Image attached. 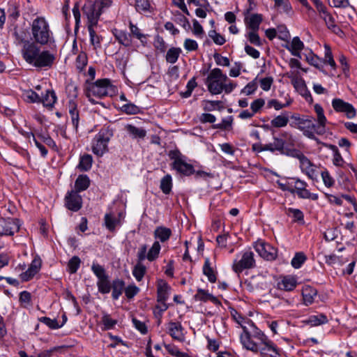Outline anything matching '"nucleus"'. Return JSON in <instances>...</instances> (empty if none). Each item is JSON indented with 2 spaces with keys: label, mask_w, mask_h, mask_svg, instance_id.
<instances>
[{
  "label": "nucleus",
  "mask_w": 357,
  "mask_h": 357,
  "mask_svg": "<svg viewBox=\"0 0 357 357\" xmlns=\"http://www.w3.org/2000/svg\"><path fill=\"white\" fill-rule=\"evenodd\" d=\"M129 28L130 31V34H131V36H133L134 37L139 40L142 43H146V35L144 34L142 32L141 29H139V27L137 25L134 24L131 21L129 22Z\"/></svg>",
  "instance_id": "45"
},
{
  "label": "nucleus",
  "mask_w": 357,
  "mask_h": 357,
  "mask_svg": "<svg viewBox=\"0 0 357 357\" xmlns=\"http://www.w3.org/2000/svg\"><path fill=\"white\" fill-rule=\"evenodd\" d=\"M40 268V261L34 259L32 261L28 269L22 273L20 276L23 281H29L39 271Z\"/></svg>",
  "instance_id": "22"
},
{
  "label": "nucleus",
  "mask_w": 357,
  "mask_h": 357,
  "mask_svg": "<svg viewBox=\"0 0 357 357\" xmlns=\"http://www.w3.org/2000/svg\"><path fill=\"white\" fill-rule=\"evenodd\" d=\"M123 218L122 213H119L118 218L114 217L112 213H106L104 217L105 227L109 231H114L116 227L121 225V219Z\"/></svg>",
  "instance_id": "19"
},
{
  "label": "nucleus",
  "mask_w": 357,
  "mask_h": 357,
  "mask_svg": "<svg viewBox=\"0 0 357 357\" xmlns=\"http://www.w3.org/2000/svg\"><path fill=\"white\" fill-rule=\"evenodd\" d=\"M40 102L46 107L52 108L56 102L57 97L52 90H47L45 94L41 98Z\"/></svg>",
  "instance_id": "36"
},
{
  "label": "nucleus",
  "mask_w": 357,
  "mask_h": 357,
  "mask_svg": "<svg viewBox=\"0 0 357 357\" xmlns=\"http://www.w3.org/2000/svg\"><path fill=\"white\" fill-rule=\"evenodd\" d=\"M245 37L251 44L257 47L262 45L261 40L258 34V31H248L245 34Z\"/></svg>",
  "instance_id": "54"
},
{
  "label": "nucleus",
  "mask_w": 357,
  "mask_h": 357,
  "mask_svg": "<svg viewBox=\"0 0 357 357\" xmlns=\"http://www.w3.org/2000/svg\"><path fill=\"white\" fill-rule=\"evenodd\" d=\"M155 238L159 239L161 242H165L170 238L172 230L165 227H158L154 231Z\"/></svg>",
  "instance_id": "35"
},
{
  "label": "nucleus",
  "mask_w": 357,
  "mask_h": 357,
  "mask_svg": "<svg viewBox=\"0 0 357 357\" xmlns=\"http://www.w3.org/2000/svg\"><path fill=\"white\" fill-rule=\"evenodd\" d=\"M132 275L137 282L142 280L146 273V266L141 262H137L132 269Z\"/></svg>",
  "instance_id": "42"
},
{
  "label": "nucleus",
  "mask_w": 357,
  "mask_h": 357,
  "mask_svg": "<svg viewBox=\"0 0 357 357\" xmlns=\"http://www.w3.org/2000/svg\"><path fill=\"white\" fill-rule=\"evenodd\" d=\"M65 206L73 212L78 211L82 206V197L77 192L68 191L64 198Z\"/></svg>",
  "instance_id": "14"
},
{
  "label": "nucleus",
  "mask_w": 357,
  "mask_h": 357,
  "mask_svg": "<svg viewBox=\"0 0 357 357\" xmlns=\"http://www.w3.org/2000/svg\"><path fill=\"white\" fill-rule=\"evenodd\" d=\"M32 42L26 40L22 49L23 59L31 66L40 68H50L54 63L56 56L50 50H41V46H52L55 43L54 33L48 21L37 16L31 23Z\"/></svg>",
  "instance_id": "1"
},
{
  "label": "nucleus",
  "mask_w": 357,
  "mask_h": 357,
  "mask_svg": "<svg viewBox=\"0 0 357 357\" xmlns=\"http://www.w3.org/2000/svg\"><path fill=\"white\" fill-rule=\"evenodd\" d=\"M172 178L170 174H167L161 178L160 188L165 195H169L172 189Z\"/></svg>",
  "instance_id": "40"
},
{
  "label": "nucleus",
  "mask_w": 357,
  "mask_h": 357,
  "mask_svg": "<svg viewBox=\"0 0 357 357\" xmlns=\"http://www.w3.org/2000/svg\"><path fill=\"white\" fill-rule=\"evenodd\" d=\"M231 314L234 320L241 327L243 331V327H247L249 324V321H252L251 319L243 317L234 309L231 310Z\"/></svg>",
  "instance_id": "44"
},
{
  "label": "nucleus",
  "mask_w": 357,
  "mask_h": 357,
  "mask_svg": "<svg viewBox=\"0 0 357 357\" xmlns=\"http://www.w3.org/2000/svg\"><path fill=\"white\" fill-rule=\"evenodd\" d=\"M135 9L139 13L153 11V7L149 0H135Z\"/></svg>",
  "instance_id": "39"
},
{
  "label": "nucleus",
  "mask_w": 357,
  "mask_h": 357,
  "mask_svg": "<svg viewBox=\"0 0 357 357\" xmlns=\"http://www.w3.org/2000/svg\"><path fill=\"white\" fill-rule=\"evenodd\" d=\"M194 298L195 301H199L204 303L209 301L216 306H220L222 305L218 298L210 294L208 291L200 288L197 289L196 294L194 296Z\"/></svg>",
  "instance_id": "17"
},
{
  "label": "nucleus",
  "mask_w": 357,
  "mask_h": 357,
  "mask_svg": "<svg viewBox=\"0 0 357 357\" xmlns=\"http://www.w3.org/2000/svg\"><path fill=\"white\" fill-rule=\"evenodd\" d=\"M254 248L260 257L268 261L274 260L277 257V250L262 241L255 243Z\"/></svg>",
  "instance_id": "12"
},
{
  "label": "nucleus",
  "mask_w": 357,
  "mask_h": 357,
  "mask_svg": "<svg viewBox=\"0 0 357 357\" xmlns=\"http://www.w3.org/2000/svg\"><path fill=\"white\" fill-rule=\"evenodd\" d=\"M109 6V2L105 0L86 1L82 7V12L87 18V26H97L103 9Z\"/></svg>",
  "instance_id": "3"
},
{
  "label": "nucleus",
  "mask_w": 357,
  "mask_h": 357,
  "mask_svg": "<svg viewBox=\"0 0 357 357\" xmlns=\"http://www.w3.org/2000/svg\"><path fill=\"white\" fill-rule=\"evenodd\" d=\"M20 229L19 220L17 219H1L0 236H13Z\"/></svg>",
  "instance_id": "15"
},
{
  "label": "nucleus",
  "mask_w": 357,
  "mask_h": 357,
  "mask_svg": "<svg viewBox=\"0 0 357 357\" xmlns=\"http://www.w3.org/2000/svg\"><path fill=\"white\" fill-rule=\"evenodd\" d=\"M170 287L164 280H160L157 286V301H167L169 295Z\"/></svg>",
  "instance_id": "24"
},
{
  "label": "nucleus",
  "mask_w": 357,
  "mask_h": 357,
  "mask_svg": "<svg viewBox=\"0 0 357 357\" xmlns=\"http://www.w3.org/2000/svg\"><path fill=\"white\" fill-rule=\"evenodd\" d=\"M167 328L168 333L173 339L180 342L184 340L183 327L181 322L171 321L168 323Z\"/></svg>",
  "instance_id": "16"
},
{
  "label": "nucleus",
  "mask_w": 357,
  "mask_h": 357,
  "mask_svg": "<svg viewBox=\"0 0 357 357\" xmlns=\"http://www.w3.org/2000/svg\"><path fill=\"white\" fill-rule=\"evenodd\" d=\"M314 118L311 116L310 130L312 132V134L314 135H323L325 134L326 123L321 121H317V123H314Z\"/></svg>",
  "instance_id": "38"
},
{
  "label": "nucleus",
  "mask_w": 357,
  "mask_h": 357,
  "mask_svg": "<svg viewBox=\"0 0 357 357\" xmlns=\"http://www.w3.org/2000/svg\"><path fill=\"white\" fill-rule=\"evenodd\" d=\"M255 354H259L261 357H281L282 349H280L269 337L261 342H257L255 348L250 349Z\"/></svg>",
  "instance_id": "8"
},
{
  "label": "nucleus",
  "mask_w": 357,
  "mask_h": 357,
  "mask_svg": "<svg viewBox=\"0 0 357 357\" xmlns=\"http://www.w3.org/2000/svg\"><path fill=\"white\" fill-rule=\"evenodd\" d=\"M263 20L262 15L255 13L245 18L246 28L250 31H259V26Z\"/></svg>",
  "instance_id": "20"
},
{
  "label": "nucleus",
  "mask_w": 357,
  "mask_h": 357,
  "mask_svg": "<svg viewBox=\"0 0 357 357\" xmlns=\"http://www.w3.org/2000/svg\"><path fill=\"white\" fill-rule=\"evenodd\" d=\"M332 107L337 112L344 113L348 119H353L356 115L354 106L340 98H334L332 100Z\"/></svg>",
  "instance_id": "13"
},
{
  "label": "nucleus",
  "mask_w": 357,
  "mask_h": 357,
  "mask_svg": "<svg viewBox=\"0 0 357 357\" xmlns=\"http://www.w3.org/2000/svg\"><path fill=\"white\" fill-rule=\"evenodd\" d=\"M317 294V290L310 286H307L303 288L302 295L304 304L307 306L311 305L314 302V297Z\"/></svg>",
  "instance_id": "34"
},
{
  "label": "nucleus",
  "mask_w": 357,
  "mask_h": 357,
  "mask_svg": "<svg viewBox=\"0 0 357 357\" xmlns=\"http://www.w3.org/2000/svg\"><path fill=\"white\" fill-rule=\"evenodd\" d=\"M126 130L133 139H144L146 135V130L142 128L136 127L132 124H127Z\"/></svg>",
  "instance_id": "32"
},
{
  "label": "nucleus",
  "mask_w": 357,
  "mask_h": 357,
  "mask_svg": "<svg viewBox=\"0 0 357 357\" xmlns=\"http://www.w3.org/2000/svg\"><path fill=\"white\" fill-rule=\"evenodd\" d=\"M38 320L51 329H58L62 327V324H59L56 319H52L47 317H42Z\"/></svg>",
  "instance_id": "57"
},
{
  "label": "nucleus",
  "mask_w": 357,
  "mask_h": 357,
  "mask_svg": "<svg viewBox=\"0 0 357 357\" xmlns=\"http://www.w3.org/2000/svg\"><path fill=\"white\" fill-rule=\"evenodd\" d=\"M282 155H285L289 157L297 158L298 160H301L305 155L298 149L291 148L289 146H284V151L282 152Z\"/></svg>",
  "instance_id": "52"
},
{
  "label": "nucleus",
  "mask_w": 357,
  "mask_h": 357,
  "mask_svg": "<svg viewBox=\"0 0 357 357\" xmlns=\"http://www.w3.org/2000/svg\"><path fill=\"white\" fill-rule=\"evenodd\" d=\"M287 211L288 215L289 213L292 214L294 222L304 224V215L303 213L300 209L289 208Z\"/></svg>",
  "instance_id": "58"
},
{
  "label": "nucleus",
  "mask_w": 357,
  "mask_h": 357,
  "mask_svg": "<svg viewBox=\"0 0 357 357\" xmlns=\"http://www.w3.org/2000/svg\"><path fill=\"white\" fill-rule=\"evenodd\" d=\"M328 319L327 317L323 314H319L317 315H310L303 322L310 326H317L328 323Z\"/></svg>",
  "instance_id": "33"
},
{
  "label": "nucleus",
  "mask_w": 357,
  "mask_h": 357,
  "mask_svg": "<svg viewBox=\"0 0 357 357\" xmlns=\"http://www.w3.org/2000/svg\"><path fill=\"white\" fill-rule=\"evenodd\" d=\"M168 156L173 160L171 164L172 169L178 174L184 176H189L195 174V170L193 165L185 161L186 157L179 150L174 149L170 151Z\"/></svg>",
  "instance_id": "4"
},
{
  "label": "nucleus",
  "mask_w": 357,
  "mask_h": 357,
  "mask_svg": "<svg viewBox=\"0 0 357 357\" xmlns=\"http://www.w3.org/2000/svg\"><path fill=\"white\" fill-rule=\"evenodd\" d=\"M113 135V130L109 127L100 129L92 140V152L97 156H102L108 151V143Z\"/></svg>",
  "instance_id": "5"
},
{
  "label": "nucleus",
  "mask_w": 357,
  "mask_h": 357,
  "mask_svg": "<svg viewBox=\"0 0 357 357\" xmlns=\"http://www.w3.org/2000/svg\"><path fill=\"white\" fill-rule=\"evenodd\" d=\"M80 263L81 260L78 257H73L68 264V271L70 273H75L79 268Z\"/></svg>",
  "instance_id": "59"
},
{
  "label": "nucleus",
  "mask_w": 357,
  "mask_h": 357,
  "mask_svg": "<svg viewBox=\"0 0 357 357\" xmlns=\"http://www.w3.org/2000/svg\"><path fill=\"white\" fill-rule=\"evenodd\" d=\"M257 89V78L249 82L241 91L246 96L251 95Z\"/></svg>",
  "instance_id": "62"
},
{
  "label": "nucleus",
  "mask_w": 357,
  "mask_h": 357,
  "mask_svg": "<svg viewBox=\"0 0 357 357\" xmlns=\"http://www.w3.org/2000/svg\"><path fill=\"white\" fill-rule=\"evenodd\" d=\"M291 54L294 56L301 57L300 52L304 48L303 43L300 40L299 37H294L289 45L285 47Z\"/></svg>",
  "instance_id": "26"
},
{
  "label": "nucleus",
  "mask_w": 357,
  "mask_h": 357,
  "mask_svg": "<svg viewBox=\"0 0 357 357\" xmlns=\"http://www.w3.org/2000/svg\"><path fill=\"white\" fill-rule=\"evenodd\" d=\"M93 163V158L89 154H84L79 158L77 168L82 172H87L91 169Z\"/></svg>",
  "instance_id": "37"
},
{
  "label": "nucleus",
  "mask_w": 357,
  "mask_h": 357,
  "mask_svg": "<svg viewBox=\"0 0 357 357\" xmlns=\"http://www.w3.org/2000/svg\"><path fill=\"white\" fill-rule=\"evenodd\" d=\"M112 85L109 79H100L95 82L90 83L86 88L85 93L86 96L92 104H96V102L92 98L95 96L99 98H102L108 96V90L112 88Z\"/></svg>",
  "instance_id": "6"
},
{
  "label": "nucleus",
  "mask_w": 357,
  "mask_h": 357,
  "mask_svg": "<svg viewBox=\"0 0 357 357\" xmlns=\"http://www.w3.org/2000/svg\"><path fill=\"white\" fill-rule=\"evenodd\" d=\"M299 162L301 172L312 179L315 176L314 164L305 155L301 158Z\"/></svg>",
  "instance_id": "21"
},
{
  "label": "nucleus",
  "mask_w": 357,
  "mask_h": 357,
  "mask_svg": "<svg viewBox=\"0 0 357 357\" xmlns=\"http://www.w3.org/2000/svg\"><path fill=\"white\" fill-rule=\"evenodd\" d=\"M291 126L296 128L303 132V135L311 139H317L314 135L310 130L311 116H301L298 114H294L291 116Z\"/></svg>",
  "instance_id": "9"
},
{
  "label": "nucleus",
  "mask_w": 357,
  "mask_h": 357,
  "mask_svg": "<svg viewBox=\"0 0 357 357\" xmlns=\"http://www.w3.org/2000/svg\"><path fill=\"white\" fill-rule=\"evenodd\" d=\"M268 336L251 321L247 327H243V331L240 335V342L243 347L247 350L253 349L257 342H261Z\"/></svg>",
  "instance_id": "2"
},
{
  "label": "nucleus",
  "mask_w": 357,
  "mask_h": 357,
  "mask_svg": "<svg viewBox=\"0 0 357 357\" xmlns=\"http://www.w3.org/2000/svg\"><path fill=\"white\" fill-rule=\"evenodd\" d=\"M91 271L93 274L98 278V280L107 277L105 269L104 267L98 264L93 263L91 266Z\"/></svg>",
  "instance_id": "56"
},
{
  "label": "nucleus",
  "mask_w": 357,
  "mask_h": 357,
  "mask_svg": "<svg viewBox=\"0 0 357 357\" xmlns=\"http://www.w3.org/2000/svg\"><path fill=\"white\" fill-rule=\"evenodd\" d=\"M297 285L296 278L291 276H284L280 282L278 283V288L287 291H293Z\"/></svg>",
  "instance_id": "27"
},
{
  "label": "nucleus",
  "mask_w": 357,
  "mask_h": 357,
  "mask_svg": "<svg viewBox=\"0 0 357 357\" xmlns=\"http://www.w3.org/2000/svg\"><path fill=\"white\" fill-rule=\"evenodd\" d=\"M319 17L324 21L326 27L337 35L342 33L341 29L336 24L335 20L324 4L317 9Z\"/></svg>",
  "instance_id": "11"
},
{
  "label": "nucleus",
  "mask_w": 357,
  "mask_h": 357,
  "mask_svg": "<svg viewBox=\"0 0 357 357\" xmlns=\"http://www.w3.org/2000/svg\"><path fill=\"white\" fill-rule=\"evenodd\" d=\"M289 116L284 114L278 115L271 120V124L274 128H282L287 125Z\"/></svg>",
  "instance_id": "49"
},
{
  "label": "nucleus",
  "mask_w": 357,
  "mask_h": 357,
  "mask_svg": "<svg viewBox=\"0 0 357 357\" xmlns=\"http://www.w3.org/2000/svg\"><path fill=\"white\" fill-rule=\"evenodd\" d=\"M91 181L89 177L86 174L79 175L75 182L74 191L77 193L86 190L90 185Z\"/></svg>",
  "instance_id": "28"
},
{
  "label": "nucleus",
  "mask_w": 357,
  "mask_h": 357,
  "mask_svg": "<svg viewBox=\"0 0 357 357\" xmlns=\"http://www.w3.org/2000/svg\"><path fill=\"white\" fill-rule=\"evenodd\" d=\"M202 269L203 274L207 277L208 280L211 283H215L217 280V272L211 267L208 258L205 259Z\"/></svg>",
  "instance_id": "31"
},
{
  "label": "nucleus",
  "mask_w": 357,
  "mask_h": 357,
  "mask_svg": "<svg viewBox=\"0 0 357 357\" xmlns=\"http://www.w3.org/2000/svg\"><path fill=\"white\" fill-rule=\"evenodd\" d=\"M233 124V116H229L226 118L222 119L220 123L213 124L212 128L220 129V130H230L232 128Z\"/></svg>",
  "instance_id": "51"
},
{
  "label": "nucleus",
  "mask_w": 357,
  "mask_h": 357,
  "mask_svg": "<svg viewBox=\"0 0 357 357\" xmlns=\"http://www.w3.org/2000/svg\"><path fill=\"white\" fill-rule=\"evenodd\" d=\"M112 32L115 39L121 45L126 47H129L132 45L131 34L128 33L126 31L114 29Z\"/></svg>",
  "instance_id": "18"
},
{
  "label": "nucleus",
  "mask_w": 357,
  "mask_h": 357,
  "mask_svg": "<svg viewBox=\"0 0 357 357\" xmlns=\"http://www.w3.org/2000/svg\"><path fill=\"white\" fill-rule=\"evenodd\" d=\"M121 111L128 115H134L139 114L141 109L134 103L128 102L121 106Z\"/></svg>",
  "instance_id": "47"
},
{
  "label": "nucleus",
  "mask_w": 357,
  "mask_h": 357,
  "mask_svg": "<svg viewBox=\"0 0 357 357\" xmlns=\"http://www.w3.org/2000/svg\"><path fill=\"white\" fill-rule=\"evenodd\" d=\"M254 256L255 255L252 251L248 250L243 252L239 260L235 259L234 261L232 270L239 275L245 269L254 268L256 266Z\"/></svg>",
  "instance_id": "10"
},
{
  "label": "nucleus",
  "mask_w": 357,
  "mask_h": 357,
  "mask_svg": "<svg viewBox=\"0 0 357 357\" xmlns=\"http://www.w3.org/2000/svg\"><path fill=\"white\" fill-rule=\"evenodd\" d=\"M321 178L326 187L331 188L335 184L334 178L331 176L328 170H324L321 173Z\"/></svg>",
  "instance_id": "64"
},
{
  "label": "nucleus",
  "mask_w": 357,
  "mask_h": 357,
  "mask_svg": "<svg viewBox=\"0 0 357 357\" xmlns=\"http://www.w3.org/2000/svg\"><path fill=\"white\" fill-rule=\"evenodd\" d=\"M69 90V96L72 98L68 101V111L69 114L79 112L77 109V104L75 101V98L77 97V87L73 84L69 85L68 87Z\"/></svg>",
  "instance_id": "25"
},
{
  "label": "nucleus",
  "mask_w": 357,
  "mask_h": 357,
  "mask_svg": "<svg viewBox=\"0 0 357 357\" xmlns=\"http://www.w3.org/2000/svg\"><path fill=\"white\" fill-rule=\"evenodd\" d=\"M125 289V282L121 279H115L112 282V297L114 300H118Z\"/></svg>",
  "instance_id": "29"
},
{
  "label": "nucleus",
  "mask_w": 357,
  "mask_h": 357,
  "mask_svg": "<svg viewBox=\"0 0 357 357\" xmlns=\"http://www.w3.org/2000/svg\"><path fill=\"white\" fill-rule=\"evenodd\" d=\"M88 59L86 54L82 52L80 53L76 59L75 64L77 69L79 70V72L82 71L84 68L87 65Z\"/></svg>",
  "instance_id": "61"
},
{
  "label": "nucleus",
  "mask_w": 357,
  "mask_h": 357,
  "mask_svg": "<svg viewBox=\"0 0 357 357\" xmlns=\"http://www.w3.org/2000/svg\"><path fill=\"white\" fill-rule=\"evenodd\" d=\"M208 36L213 40L214 43L218 45H222L226 42L225 37L215 30L209 31Z\"/></svg>",
  "instance_id": "60"
},
{
  "label": "nucleus",
  "mask_w": 357,
  "mask_h": 357,
  "mask_svg": "<svg viewBox=\"0 0 357 357\" xmlns=\"http://www.w3.org/2000/svg\"><path fill=\"white\" fill-rule=\"evenodd\" d=\"M227 79V75L220 68L213 69L206 81L208 91L213 95L220 94L223 91L224 82Z\"/></svg>",
  "instance_id": "7"
},
{
  "label": "nucleus",
  "mask_w": 357,
  "mask_h": 357,
  "mask_svg": "<svg viewBox=\"0 0 357 357\" xmlns=\"http://www.w3.org/2000/svg\"><path fill=\"white\" fill-rule=\"evenodd\" d=\"M102 322L104 325L105 330H111L114 328L115 325L117 324V321L112 319L107 314H105L102 316Z\"/></svg>",
  "instance_id": "63"
},
{
  "label": "nucleus",
  "mask_w": 357,
  "mask_h": 357,
  "mask_svg": "<svg viewBox=\"0 0 357 357\" xmlns=\"http://www.w3.org/2000/svg\"><path fill=\"white\" fill-rule=\"evenodd\" d=\"M161 250L160 244L158 241H155L147 252V259L149 261H153L158 259Z\"/></svg>",
  "instance_id": "43"
},
{
  "label": "nucleus",
  "mask_w": 357,
  "mask_h": 357,
  "mask_svg": "<svg viewBox=\"0 0 357 357\" xmlns=\"http://www.w3.org/2000/svg\"><path fill=\"white\" fill-rule=\"evenodd\" d=\"M97 286L99 292L101 294H105L109 293L111 291L112 284L109 280V276L98 280Z\"/></svg>",
  "instance_id": "48"
},
{
  "label": "nucleus",
  "mask_w": 357,
  "mask_h": 357,
  "mask_svg": "<svg viewBox=\"0 0 357 357\" xmlns=\"http://www.w3.org/2000/svg\"><path fill=\"white\" fill-rule=\"evenodd\" d=\"M23 96H24V99L26 102H31V103H34V102L39 103V102H40V100H41L40 96L36 92H35L34 91H33L31 89L25 91V93L23 94Z\"/></svg>",
  "instance_id": "55"
},
{
  "label": "nucleus",
  "mask_w": 357,
  "mask_h": 357,
  "mask_svg": "<svg viewBox=\"0 0 357 357\" xmlns=\"http://www.w3.org/2000/svg\"><path fill=\"white\" fill-rule=\"evenodd\" d=\"M181 53V49L179 47H171L168 50L166 54V61L169 63H175L180 54Z\"/></svg>",
  "instance_id": "46"
},
{
  "label": "nucleus",
  "mask_w": 357,
  "mask_h": 357,
  "mask_svg": "<svg viewBox=\"0 0 357 357\" xmlns=\"http://www.w3.org/2000/svg\"><path fill=\"white\" fill-rule=\"evenodd\" d=\"M291 180L294 181L292 182L293 188L295 190V193H296L297 196L300 199H303L307 192V183L298 178H291Z\"/></svg>",
  "instance_id": "23"
},
{
  "label": "nucleus",
  "mask_w": 357,
  "mask_h": 357,
  "mask_svg": "<svg viewBox=\"0 0 357 357\" xmlns=\"http://www.w3.org/2000/svg\"><path fill=\"white\" fill-rule=\"evenodd\" d=\"M96 26L88 25V31L90 36V43L93 46L94 49H98L101 47V37L96 34L94 27Z\"/></svg>",
  "instance_id": "41"
},
{
  "label": "nucleus",
  "mask_w": 357,
  "mask_h": 357,
  "mask_svg": "<svg viewBox=\"0 0 357 357\" xmlns=\"http://www.w3.org/2000/svg\"><path fill=\"white\" fill-rule=\"evenodd\" d=\"M307 260V257L302 252H296L292 258L291 264L294 268H300Z\"/></svg>",
  "instance_id": "50"
},
{
  "label": "nucleus",
  "mask_w": 357,
  "mask_h": 357,
  "mask_svg": "<svg viewBox=\"0 0 357 357\" xmlns=\"http://www.w3.org/2000/svg\"><path fill=\"white\" fill-rule=\"evenodd\" d=\"M327 146L333 151V163L335 166L340 167L342 165L344 162L343 158L342 157L337 147L333 144L327 145Z\"/></svg>",
  "instance_id": "53"
},
{
  "label": "nucleus",
  "mask_w": 357,
  "mask_h": 357,
  "mask_svg": "<svg viewBox=\"0 0 357 357\" xmlns=\"http://www.w3.org/2000/svg\"><path fill=\"white\" fill-rule=\"evenodd\" d=\"M284 141L277 137H273V142L272 143L266 144L265 149L266 151L275 153V151L279 152L282 155V152L284 151Z\"/></svg>",
  "instance_id": "30"
}]
</instances>
